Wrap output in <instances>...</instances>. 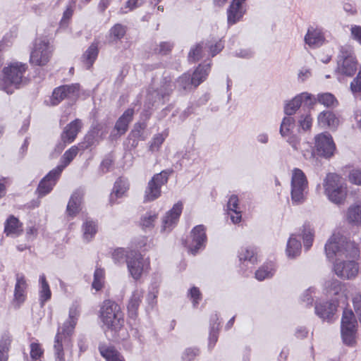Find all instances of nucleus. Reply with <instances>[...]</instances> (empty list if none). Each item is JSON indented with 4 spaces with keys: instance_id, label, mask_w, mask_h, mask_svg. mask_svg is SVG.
Returning a JSON list of instances; mask_svg holds the SVG:
<instances>
[{
    "instance_id": "nucleus-43",
    "label": "nucleus",
    "mask_w": 361,
    "mask_h": 361,
    "mask_svg": "<svg viewBox=\"0 0 361 361\" xmlns=\"http://www.w3.org/2000/svg\"><path fill=\"white\" fill-rule=\"evenodd\" d=\"M347 218L349 222L357 224L361 223V203L348 208Z\"/></svg>"
},
{
    "instance_id": "nucleus-5",
    "label": "nucleus",
    "mask_w": 361,
    "mask_h": 361,
    "mask_svg": "<svg viewBox=\"0 0 361 361\" xmlns=\"http://www.w3.org/2000/svg\"><path fill=\"white\" fill-rule=\"evenodd\" d=\"M102 322L108 329L118 331L123 325V314L118 304L111 300H105L100 310Z\"/></svg>"
},
{
    "instance_id": "nucleus-40",
    "label": "nucleus",
    "mask_w": 361,
    "mask_h": 361,
    "mask_svg": "<svg viewBox=\"0 0 361 361\" xmlns=\"http://www.w3.org/2000/svg\"><path fill=\"white\" fill-rule=\"evenodd\" d=\"M314 236V233L313 228H311L309 224H305L303 225L302 238L303 240L304 247L306 250H308L312 246Z\"/></svg>"
},
{
    "instance_id": "nucleus-34",
    "label": "nucleus",
    "mask_w": 361,
    "mask_h": 361,
    "mask_svg": "<svg viewBox=\"0 0 361 361\" xmlns=\"http://www.w3.org/2000/svg\"><path fill=\"white\" fill-rule=\"evenodd\" d=\"M276 271L275 264L269 261L265 262L255 271V278L259 281H264L271 278Z\"/></svg>"
},
{
    "instance_id": "nucleus-30",
    "label": "nucleus",
    "mask_w": 361,
    "mask_h": 361,
    "mask_svg": "<svg viewBox=\"0 0 361 361\" xmlns=\"http://www.w3.org/2000/svg\"><path fill=\"white\" fill-rule=\"evenodd\" d=\"M319 124L322 127L336 129L338 125V118L331 111H323L317 117Z\"/></svg>"
},
{
    "instance_id": "nucleus-41",
    "label": "nucleus",
    "mask_w": 361,
    "mask_h": 361,
    "mask_svg": "<svg viewBox=\"0 0 361 361\" xmlns=\"http://www.w3.org/2000/svg\"><path fill=\"white\" fill-rule=\"evenodd\" d=\"M294 127L295 119L291 116L284 117L280 126L279 132L281 135L283 137L289 136Z\"/></svg>"
},
{
    "instance_id": "nucleus-25",
    "label": "nucleus",
    "mask_w": 361,
    "mask_h": 361,
    "mask_svg": "<svg viewBox=\"0 0 361 361\" xmlns=\"http://www.w3.org/2000/svg\"><path fill=\"white\" fill-rule=\"evenodd\" d=\"M228 216L234 224L240 223L242 220L241 207L235 195H232L227 201V217Z\"/></svg>"
},
{
    "instance_id": "nucleus-49",
    "label": "nucleus",
    "mask_w": 361,
    "mask_h": 361,
    "mask_svg": "<svg viewBox=\"0 0 361 361\" xmlns=\"http://www.w3.org/2000/svg\"><path fill=\"white\" fill-rule=\"evenodd\" d=\"M157 218L158 214L156 212H147L141 219V226L144 229H151Z\"/></svg>"
},
{
    "instance_id": "nucleus-46",
    "label": "nucleus",
    "mask_w": 361,
    "mask_h": 361,
    "mask_svg": "<svg viewBox=\"0 0 361 361\" xmlns=\"http://www.w3.org/2000/svg\"><path fill=\"white\" fill-rule=\"evenodd\" d=\"M105 272L102 268H97L94 273V280L92 282V288L96 290L102 288L104 283Z\"/></svg>"
},
{
    "instance_id": "nucleus-12",
    "label": "nucleus",
    "mask_w": 361,
    "mask_h": 361,
    "mask_svg": "<svg viewBox=\"0 0 361 361\" xmlns=\"http://www.w3.org/2000/svg\"><path fill=\"white\" fill-rule=\"evenodd\" d=\"M209 69V64L205 66L200 65L198 68L194 71L192 77L190 74L188 73L183 74L176 82L177 87L180 89L187 90H190L192 86H198L206 79L208 75Z\"/></svg>"
},
{
    "instance_id": "nucleus-23",
    "label": "nucleus",
    "mask_w": 361,
    "mask_h": 361,
    "mask_svg": "<svg viewBox=\"0 0 361 361\" xmlns=\"http://www.w3.org/2000/svg\"><path fill=\"white\" fill-rule=\"evenodd\" d=\"M304 39L311 48H317L324 44L325 37L322 29L310 26L307 29Z\"/></svg>"
},
{
    "instance_id": "nucleus-42",
    "label": "nucleus",
    "mask_w": 361,
    "mask_h": 361,
    "mask_svg": "<svg viewBox=\"0 0 361 361\" xmlns=\"http://www.w3.org/2000/svg\"><path fill=\"white\" fill-rule=\"evenodd\" d=\"M316 102L324 105L326 107L334 106L338 104V101L335 96L330 92L319 93L314 97Z\"/></svg>"
},
{
    "instance_id": "nucleus-45",
    "label": "nucleus",
    "mask_w": 361,
    "mask_h": 361,
    "mask_svg": "<svg viewBox=\"0 0 361 361\" xmlns=\"http://www.w3.org/2000/svg\"><path fill=\"white\" fill-rule=\"evenodd\" d=\"M245 13L228 6L227 8V25L231 26L241 21Z\"/></svg>"
},
{
    "instance_id": "nucleus-31",
    "label": "nucleus",
    "mask_w": 361,
    "mask_h": 361,
    "mask_svg": "<svg viewBox=\"0 0 361 361\" xmlns=\"http://www.w3.org/2000/svg\"><path fill=\"white\" fill-rule=\"evenodd\" d=\"M302 244L295 234H291L287 242L286 252L289 259H294L300 255Z\"/></svg>"
},
{
    "instance_id": "nucleus-1",
    "label": "nucleus",
    "mask_w": 361,
    "mask_h": 361,
    "mask_svg": "<svg viewBox=\"0 0 361 361\" xmlns=\"http://www.w3.org/2000/svg\"><path fill=\"white\" fill-rule=\"evenodd\" d=\"M326 256L329 261H334V270L343 279L355 278L359 266L353 260H341L343 257H351L358 254L359 250L351 243L345 242L338 234L334 233L324 246Z\"/></svg>"
},
{
    "instance_id": "nucleus-4",
    "label": "nucleus",
    "mask_w": 361,
    "mask_h": 361,
    "mask_svg": "<svg viewBox=\"0 0 361 361\" xmlns=\"http://www.w3.org/2000/svg\"><path fill=\"white\" fill-rule=\"evenodd\" d=\"M324 194L328 200L336 204H343L347 195V187L340 176L329 173L323 182Z\"/></svg>"
},
{
    "instance_id": "nucleus-21",
    "label": "nucleus",
    "mask_w": 361,
    "mask_h": 361,
    "mask_svg": "<svg viewBox=\"0 0 361 361\" xmlns=\"http://www.w3.org/2000/svg\"><path fill=\"white\" fill-rule=\"evenodd\" d=\"M133 114L134 110L133 109H128L124 111L116 122L114 131L111 133L112 137H119L126 133L128 125L133 120Z\"/></svg>"
},
{
    "instance_id": "nucleus-47",
    "label": "nucleus",
    "mask_w": 361,
    "mask_h": 361,
    "mask_svg": "<svg viewBox=\"0 0 361 361\" xmlns=\"http://www.w3.org/2000/svg\"><path fill=\"white\" fill-rule=\"evenodd\" d=\"M30 348V361H43L44 350L38 343H32Z\"/></svg>"
},
{
    "instance_id": "nucleus-3",
    "label": "nucleus",
    "mask_w": 361,
    "mask_h": 361,
    "mask_svg": "<svg viewBox=\"0 0 361 361\" xmlns=\"http://www.w3.org/2000/svg\"><path fill=\"white\" fill-rule=\"evenodd\" d=\"M27 66L21 62H13L4 67L0 78V89L7 94L13 93L26 83L25 73Z\"/></svg>"
},
{
    "instance_id": "nucleus-16",
    "label": "nucleus",
    "mask_w": 361,
    "mask_h": 361,
    "mask_svg": "<svg viewBox=\"0 0 361 361\" xmlns=\"http://www.w3.org/2000/svg\"><path fill=\"white\" fill-rule=\"evenodd\" d=\"M338 306V302L336 300L317 301L314 305V313L323 322L332 323Z\"/></svg>"
},
{
    "instance_id": "nucleus-48",
    "label": "nucleus",
    "mask_w": 361,
    "mask_h": 361,
    "mask_svg": "<svg viewBox=\"0 0 361 361\" xmlns=\"http://www.w3.org/2000/svg\"><path fill=\"white\" fill-rule=\"evenodd\" d=\"M132 250H128L124 248H116L112 253V259L116 264H123L126 262L127 258Z\"/></svg>"
},
{
    "instance_id": "nucleus-54",
    "label": "nucleus",
    "mask_w": 361,
    "mask_h": 361,
    "mask_svg": "<svg viewBox=\"0 0 361 361\" xmlns=\"http://www.w3.org/2000/svg\"><path fill=\"white\" fill-rule=\"evenodd\" d=\"M298 126L304 131L310 130L312 125V118L310 112L302 114L298 121Z\"/></svg>"
},
{
    "instance_id": "nucleus-51",
    "label": "nucleus",
    "mask_w": 361,
    "mask_h": 361,
    "mask_svg": "<svg viewBox=\"0 0 361 361\" xmlns=\"http://www.w3.org/2000/svg\"><path fill=\"white\" fill-rule=\"evenodd\" d=\"M11 339L8 336H4L0 340V361H7Z\"/></svg>"
},
{
    "instance_id": "nucleus-37",
    "label": "nucleus",
    "mask_w": 361,
    "mask_h": 361,
    "mask_svg": "<svg viewBox=\"0 0 361 361\" xmlns=\"http://www.w3.org/2000/svg\"><path fill=\"white\" fill-rule=\"evenodd\" d=\"M82 238L86 242H90L97 232V225L92 219H86L82 226Z\"/></svg>"
},
{
    "instance_id": "nucleus-28",
    "label": "nucleus",
    "mask_w": 361,
    "mask_h": 361,
    "mask_svg": "<svg viewBox=\"0 0 361 361\" xmlns=\"http://www.w3.org/2000/svg\"><path fill=\"white\" fill-rule=\"evenodd\" d=\"M16 283L14 289V300L18 304L23 303L26 298L27 282L23 274L16 275Z\"/></svg>"
},
{
    "instance_id": "nucleus-9",
    "label": "nucleus",
    "mask_w": 361,
    "mask_h": 361,
    "mask_svg": "<svg viewBox=\"0 0 361 361\" xmlns=\"http://www.w3.org/2000/svg\"><path fill=\"white\" fill-rule=\"evenodd\" d=\"M52 52L53 47L47 39L37 38L30 52V63L34 66H44L50 60Z\"/></svg>"
},
{
    "instance_id": "nucleus-63",
    "label": "nucleus",
    "mask_w": 361,
    "mask_h": 361,
    "mask_svg": "<svg viewBox=\"0 0 361 361\" xmlns=\"http://www.w3.org/2000/svg\"><path fill=\"white\" fill-rule=\"evenodd\" d=\"M247 0H231L229 6L233 7L235 10H238L243 13H246V3Z\"/></svg>"
},
{
    "instance_id": "nucleus-50",
    "label": "nucleus",
    "mask_w": 361,
    "mask_h": 361,
    "mask_svg": "<svg viewBox=\"0 0 361 361\" xmlns=\"http://www.w3.org/2000/svg\"><path fill=\"white\" fill-rule=\"evenodd\" d=\"M327 293L330 295H338L343 288L342 283L337 279H331L326 283Z\"/></svg>"
},
{
    "instance_id": "nucleus-26",
    "label": "nucleus",
    "mask_w": 361,
    "mask_h": 361,
    "mask_svg": "<svg viewBox=\"0 0 361 361\" xmlns=\"http://www.w3.org/2000/svg\"><path fill=\"white\" fill-rule=\"evenodd\" d=\"M172 91V85L171 84V80H167L166 78L164 79L163 84L160 87V88H157L155 90L151 91L149 90L147 94V99L151 102H152V105L164 99V97L170 94Z\"/></svg>"
},
{
    "instance_id": "nucleus-60",
    "label": "nucleus",
    "mask_w": 361,
    "mask_h": 361,
    "mask_svg": "<svg viewBox=\"0 0 361 361\" xmlns=\"http://www.w3.org/2000/svg\"><path fill=\"white\" fill-rule=\"evenodd\" d=\"M142 2L140 0H128L125 4V7L121 8V12L123 13H126L128 11L139 8L142 6Z\"/></svg>"
},
{
    "instance_id": "nucleus-29",
    "label": "nucleus",
    "mask_w": 361,
    "mask_h": 361,
    "mask_svg": "<svg viewBox=\"0 0 361 361\" xmlns=\"http://www.w3.org/2000/svg\"><path fill=\"white\" fill-rule=\"evenodd\" d=\"M129 189V183L126 179L118 178L114 183L112 192L110 195V202L114 204L118 198L124 196Z\"/></svg>"
},
{
    "instance_id": "nucleus-10",
    "label": "nucleus",
    "mask_w": 361,
    "mask_h": 361,
    "mask_svg": "<svg viewBox=\"0 0 361 361\" xmlns=\"http://www.w3.org/2000/svg\"><path fill=\"white\" fill-rule=\"evenodd\" d=\"M171 173L170 171L164 170L152 176L145 190V202L154 201L161 195V188L167 183Z\"/></svg>"
},
{
    "instance_id": "nucleus-27",
    "label": "nucleus",
    "mask_w": 361,
    "mask_h": 361,
    "mask_svg": "<svg viewBox=\"0 0 361 361\" xmlns=\"http://www.w3.org/2000/svg\"><path fill=\"white\" fill-rule=\"evenodd\" d=\"M83 195V191L81 189H77L73 192L66 208L68 216L73 217L79 213L81 209Z\"/></svg>"
},
{
    "instance_id": "nucleus-6",
    "label": "nucleus",
    "mask_w": 361,
    "mask_h": 361,
    "mask_svg": "<svg viewBox=\"0 0 361 361\" xmlns=\"http://www.w3.org/2000/svg\"><path fill=\"white\" fill-rule=\"evenodd\" d=\"M357 70V61L353 48L349 45L340 48L336 71L342 75L352 77Z\"/></svg>"
},
{
    "instance_id": "nucleus-11",
    "label": "nucleus",
    "mask_w": 361,
    "mask_h": 361,
    "mask_svg": "<svg viewBox=\"0 0 361 361\" xmlns=\"http://www.w3.org/2000/svg\"><path fill=\"white\" fill-rule=\"evenodd\" d=\"M224 47V43L221 41L215 43V44L212 42H201L191 48L188 54V60L195 62L204 57H213Z\"/></svg>"
},
{
    "instance_id": "nucleus-55",
    "label": "nucleus",
    "mask_w": 361,
    "mask_h": 361,
    "mask_svg": "<svg viewBox=\"0 0 361 361\" xmlns=\"http://www.w3.org/2000/svg\"><path fill=\"white\" fill-rule=\"evenodd\" d=\"M145 128L146 124L144 123H135L131 131V135L138 140H145L146 139V135H145L144 133Z\"/></svg>"
},
{
    "instance_id": "nucleus-2",
    "label": "nucleus",
    "mask_w": 361,
    "mask_h": 361,
    "mask_svg": "<svg viewBox=\"0 0 361 361\" xmlns=\"http://www.w3.org/2000/svg\"><path fill=\"white\" fill-rule=\"evenodd\" d=\"M80 312L78 305H73L69 309L68 319L61 327L59 328L54 345L55 361H66L63 347L66 346L70 342V336L73 333Z\"/></svg>"
},
{
    "instance_id": "nucleus-64",
    "label": "nucleus",
    "mask_w": 361,
    "mask_h": 361,
    "mask_svg": "<svg viewBox=\"0 0 361 361\" xmlns=\"http://www.w3.org/2000/svg\"><path fill=\"white\" fill-rule=\"evenodd\" d=\"M351 38L361 45V25H353L350 27Z\"/></svg>"
},
{
    "instance_id": "nucleus-7",
    "label": "nucleus",
    "mask_w": 361,
    "mask_h": 361,
    "mask_svg": "<svg viewBox=\"0 0 361 361\" xmlns=\"http://www.w3.org/2000/svg\"><path fill=\"white\" fill-rule=\"evenodd\" d=\"M357 332V322L351 310L345 309L341 322V336L343 343L347 346L353 347L356 343Z\"/></svg>"
},
{
    "instance_id": "nucleus-52",
    "label": "nucleus",
    "mask_w": 361,
    "mask_h": 361,
    "mask_svg": "<svg viewBox=\"0 0 361 361\" xmlns=\"http://www.w3.org/2000/svg\"><path fill=\"white\" fill-rule=\"evenodd\" d=\"M200 355L197 348L189 347L185 348L180 356L181 361H193Z\"/></svg>"
},
{
    "instance_id": "nucleus-56",
    "label": "nucleus",
    "mask_w": 361,
    "mask_h": 361,
    "mask_svg": "<svg viewBox=\"0 0 361 361\" xmlns=\"http://www.w3.org/2000/svg\"><path fill=\"white\" fill-rule=\"evenodd\" d=\"M188 297L192 302L194 307H197L202 300V294L198 288L193 286L188 291Z\"/></svg>"
},
{
    "instance_id": "nucleus-32",
    "label": "nucleus",
    "mask_w": 361,
    "mask_h": 361,
    "mask_svg": "<svg viewBox=\"0 0 361 361\" xmlns=\"http://www.w3.org/2000/svg\"><path fill=\"white\" fill-rule=\"evenodd\" d=\"M143 297V291L141 289H136L133 294L128 305V311L131 318L137 316V310Z\"/></svg>"
},
{
    "instance_id": "nucleus-22",
    "label": "nucleus",
    "mask_w": 361,
    "mask_h": 361,
    "mask_svg": "<svg viewBox=\"0 0 361 361\" xmlns=\"http://www.w3.org/2000/svg\"><path fill=\"white\" fill-rule=\"evenodd\" d=\"M60 175V173L53 169L40 181L37 188L39 197L45 196L51 191Z\"/></svg>"
},
{
    "instance_id": "nucleus-15",
    "label": "nucleus",
    "mask_w": 361,
    "mask_h": 361,
    "mask_svg": "<svg viewBox=\"0 0 361 361\" xmlns=\"http://www.w3.org/2000/svg\"><path fill=\"white\" fill-rule=\"evenodd\" d=\"M316 104V100L310 93L304 92L295 95L292 99L288 101L284 106V113L287 116L295 114L300 106L312 108Z\"/></svg>"
},
{
    "instance_id": "nucleus-38",
    "label": "nucleus",
    "mask_w": 361,
    "mask_h": 361,
    "mask_svg": "<svg viewBox=\"0 0 361 361\" xmlns=\"http://www.w3.org/2000/svg\"><path fill=\"white\" fill-rule=\"evenodd\" d=\"M39 300L43 305L46 302L50 300L51 297V292L49 285L46 279L44 274L39 276Z\"/></svg>"
},
{
    "instance_id": "nucleus-8",
    "label": "nucleus",
    "mask_w": 361,
    "mask_h": 361,
    "mask_svg": "<svg viewBox=\"0 0 361 361\" xmlns=\"http://www.w3.org/2000/svg\"><path fill=\"white\" fill-rule=\"evenodd\" d=\"M291 200L293 204L298 205L304 202L305 193L308 188V181L305 173L300 169L295 168L292 172Z\"/></svg>"
},
{
    "instance_id": "nucleus-53",
    "label": "nucleus",
    "mask_w": 361,
    "mask_h": 361,
    "mask_svg": "<svg viewBox=\"0 0 361 361\" xmlns=\"http://www.w3.org/2000/svg\"><path fill=\"white\" fill-rule=\"evenodd\" d=\"M96 132L92 130L88 133L84 137V141L78 145V147L82 150L88 149L93 146L97 142Z\"/></svg>"
},
{
    "instance_id": "nucleus-13",
    "label": "nucleus",
    "mask_w": 361,
    "mask_h": 361,
    "mask_svg": "<svg viewBox=\"0 0 361 361\" xmlns=\"http://www.w3.org/2000/svg\"><path fill=\"white\" fill-rule=\"evenodd\" d=\"M127 268L130 275L135 280H138L148 270L149 262L138 252L131 251L126 259Z\"/></svg>"
},
{
    "instance_id": "nucleus-24",
    "label": "nucleus",
    "mask_w": 361,
    "mask_h": 361,
    "mask_svg": "<svg viewBox=\"0 0 361 361\" xmlns=\"http://www.w3.org/2000/svg\"><path fill=\"white\" fill-rule=\"evenodd\" d=\"M82 127L81 120L76 118L68 124L63 130L61 137L64 144L71 143L76 138Z\"/></svg>"
},
{
    "instance_id": "nucleus-58",
    "label": "nucleus",
    "mask_w": 361,
    "mask_h": 361,
    "mask_svg": "<svg viewBox=\"0 0 361 361\" xmlns=\"http://www.w3.org/2000/svg\"><path fill=\"white\" fill-rule=\"evenodd\" d=\"M164 140L165 137L162 134H157L154 135L149 146V150L152 152L157 151L164 142Z\"/></svg>"
},
{
    "instance_id": "nucleus-35",
    "label": "nucleus",
    "mask_w": 361,
    "mask_h": 361,
    "mask_svg": "<svg viewBox=\"0 0 361 361\" xmlns=\"http://www.w3.org/2000/svg\"><path fill=\"white\" fill-rule=\"evenodd\" d=\"M99 352L106 361H125L123 356L110 345H101Z\"/></svg>"
},
{
    "instance_id": "nucleus-33",
    "label": "nucleus",
    "mask_w": 361,
    "mask_h": 361,
    "mask_svg": "<svg viewBox=\"0 0 361 361\" xmlns=\"http://www.w3.org/2000/svg\"><path fill=\"white\" fill-rule=\"evenodd\" d=\"M80 149V148L78 146L75 145L66 150L61 158V164L54 169L56 171L61 173L63 170L69 165L77 156Z\"/></svg>"
},
{
    "instance_id": "nucleus-39",
    "label": "nucleus",
    "mask_w": 361,
    "mask_h": 361,
    "mask_svg": "<svg viewBox=\"0 0 361 361\" xmlns=\"http://www.w3.org/2000/svg\"><path fill=\"white\" fill-rule=\"evenodd\" d=\"M99 53L98 44L92 43L83 54L84 61L87 68H90L96 60Z\"/></svg>"
},
{
    "instance_id": "nucleus-14",
    "label": "nucleus",
    "mask_w": 361,
    "mask_h": 361,
    "mask_svg": "<svg viewBox=\"0 0 361 361\" xmlns=\"http://www.w3.org/2000/svg\"><path fill=\"white\" fill-rule=\"evenodd\" d=\"M314 150L317 155L325 159H329L334 154L336 145L329 133H322L314 137Z\"/></svg>"
},
{
    "instance_id": "nucleus-57",
    "label": "nucleus",
    "mask_w": 361,
    "mask_h": 361,
    "mask_svg": "<svg viewBox=\"0 0 361 361\" xmlns=\"http://www.w3.org/2000/svg\"><path fill=\"white\" fill-rule=\"evenodd\" d=\"M350 89L355 96L361 94V71L358 72L356 77L351 81Z\"/></svg>"
},
{
    "instance_id": "nucleus-20",
    "label": "nucleus",
    "mask_w": 361,
    "mask_h": 361,
    "mask_svg": "<svg viewBox=\"0 0 361 361\" xmlns=\"http://www.w3.org/2000/svg\"><path fill=\"white\" fill-rule=\"evenodd\" d=\"M238 257L242 269H252L257 262V249L252 246L242 248Z\"/></svg>"
},
{
    "instance_id": "nucleus-36",
    "label": "nucleus",
    "mask_w": 361,
    "mask_h": 361,
    "mask_svg": "<svg viewBox=\"0 0 361 361\" xmlns=\"http://www.w3.org/2000/svg\"><path fill=\"white\" fill-rule=\"evenodd\" d=\"M4 232L8 236L16 237L22 232L21 225L18 219L11 216L5 224Z\"/></svg>"
},
{
    "instance_id": "nucleus-44",
    "label": "nucleus",
    "mask_w": 361,
    "mask_h": 361,
    "mask_svg": "<svg viewBox=\"0 0 361 361\" xmlns=\"http://www.w3.org/2000/svg\"><path fill=\"white\" fill-rule=\"evenodd\" d=\"M126 27L121 24H116L109 30V37L111 42H115L121 39L126 35Z\"/></svg>"
},
{
    "instance_id": "nucleus-17",
    "label": "nucleus",
    "mask_w": 361,
    "mask_h": 361,
    "mask_svg": "<svg viewBox=\"0 0 361 361\" xmlns=\"http://www.w3.org/2000/svg\"><path fill=\"white\" fill-rule=\"evenodd\" d=\"M183 209L181 201L173 204L161 219V232L168 233L171 232L177 225Z\"/></svg>"
},
{
    "instance_id": "nucleus-19",
    "label": "nucleus",
    "mask_w": 361,
    "mask_h": 361,
    "mask_svg": "<svg viewBox=\"0 0 361 361\" xmlns=\"http://www.w3.org/2000/svg\"><path fill=\"white\" fill-rule=\"evenodd\" d=\"M78 84L63 85L56 88L53 92L52 97L51 99V105H57L65 98L75 96L78 94Z\"/></svg>"
},
{
    "instance_id": "nucleus-62",
    "label": "nucleus",
    "mask_w": 361,
    "mask_h": 361,
    "mask_svg": "<svg viewBox=\"0 0 361 361\" xmlns=\"http://www.w3.org/2000/svg\"><path fill=\"white\" fill-rule=\"evenodd\" d=\"M315 288L310 287L302 295L301 300L306 303V305H311L314 301L312 294L314 293Z\"/></svg>"
},
{
    "instance_id": "nucleus-61",
    "label": "nucleus",
    "mask_w": 361,
    "mask_h": 361,
    "mask_svg": "<svg viewBox=\"0 0 361 361\" xmlns=\"http://www.w3.org/2000/svg\"><path fill=\"white\" fill-rule=\"evenodd\" d=\"M348 179L351 183L357 185H361V170H351L348 175Z\"/></svg>"
},
{
    "instance_id": "nucleus-59",
    "label": "nucleus",
    "mask_w": 361,
    "mask_h": 361,
    "mask_svg": "<svg viewBox=\"0 0 361 361\" xmlns=\"http://www.w3.org/2000/svg\"><path fill=\"white\" fill-rule=\"evenodd\" d=\"M173 47V44L169 42H162L154 49V51L159 54L166 55L171 51Z\"/></svg>"
},
{
    "instance_id": "nucleus-18",
    "label": "nucleus",
    "mask_w": 361,
    "mask_h": 361,
    "mask_svg": "<svg viewBox=\"0 0 361 361\" xmlns=\"http://www.w3.org/2000/svg\"><path fill=\"white\" fill-rule=\"evenodd\" d=\"M205 227L203 225H197L192 228L190 233V240L188 243V251L195 255L199 250L205 247L207 235Z\"/></svg>"
}]
</instances>
